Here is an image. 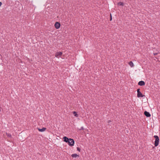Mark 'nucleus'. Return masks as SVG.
Returning <instances> with one entry per match:
<instances>
[{"mask_svg":"<svg viewBox=\"0 0 160 160\" xmlns=\"http://www.w3.org/2000/svg\"><path fill=\"white\" fill-rule=\"evenodd\" d=\"M154 137L155 139V140L154 142V145L155 147H157L159 143V139L158 136L154 135Z\"/></svg>","mask_w":160,"mask_h":160,"instance_id":"obj_1","label":"nucleus"},{"mask_svg":"<svg viewBox=\"0 0 160 160\" xmlns=\"http://www.w3.org/2000/svg\"><path fill=\"white\" fill-rule=\"evenodd\" d=\"M68 143L69 145L72 146L74 145V141L73 139L69 138V140Z\"/></svg>","mask_w":160,"mask_h":160,"instance_id":"obj_2","label":"nucleus"},{"mask_svg":"<svg viewBox=\"0 0 160 160\" xmlns=\"http://www.w3.org/2000/svg\"><path fill=\"white\" fill-rule=\"evenodd\" d=\"M60 23L58 22H56L54 26L55 28L57 29H59L60 27Z\"/></svg>","mask_w":160,"mask_h":160,"instance_id":"obj_3","label":"nucleus"},{"mask_svg":"<svg viewBox=\"0 0 160 160\" xmlns=\"http://www.w3.org/2000/svg\"><path fill=\"white\" fill-rule=\"evenodd\" d=\"M62 55V53L61 52H58L55 54V57L57 58H59Z\"/></svg>","mask_w":160,"mask_h":160,"instance_id":"obj_4","label":"nucleus"},{"mask_svg":"<svg viewBox=\"0 0 160 160\" xmlns=\"http://www.w3.org/2000/svg\"><path fill=\"white\" fill-rule=\"evenodd\" d=\"M63 139L64 142H68L69 139H68L66 137H63Z\"/></svg>","mask_w":160,"mask_h":160,"instance_id":"obj_5","label":"nucleus"},{"mask_svg":"<svg viewBox=\"0 0 160 160\" xmlns=\"http://www.w3.org/2000/svg\"><path fill=\"white\" fill-rule=\"evenodd\" d=\"M46 128H41V129H40V128H38V130L39 132H44L46 130Z\"/></svg>","mask_w":160,"mask_h":160,"instance_id":"obj_6","label":"nucleus"},{"mask_svg":"<svg viewBox=\"0 0 160 160\" xmlns=\"http://www.w3.org/2000/svg\"><path fill=\"white\" fill-rule=\"evenodd\" d=\"M144 113L145 115L147 117H149L151 116V115L150 113L147 111H145Z\"/></svg>","mask_w":160,"mask_h":160,"instance_id":"obj_7","label":"nucleus"},{"mask_svg":"<svg viewBox=\"0 0 160 160\" xmlns=\"http://www.w3.org/2000/svg\"><path fill=\"white\" fill-rule=\"evenodd\" d=\"M145 84V82L143 81H140L138 83V85L140 86H143Z\"/></svg>","mask_w":160,"mask_h":160,"instance_id":"obj_8","label":"nucleus"},{"mask_svg":"<svg viewBox=\"0 0 160 160\" xmlns=\"http://www.w3.org/2000/svg\"><path fill=\"white\" fill-rule=\"evenodd\" d=\"M144 96V95H142V93L141 92L138 93L137 94V97L138 98L143 97Z\"/></svg>","mask_w":160,"mask_h":160,"instance_id":"obj_9","label":"nucleus"},{"mask_svg":"<svg viewBox=\"0 0 160 160\" xmlns=\"http://www.w3.org/2000/svg\"><path fill=\"white\" fill-rule=\"evenodd\" d=\"M128 64L131 67H133L134 66L133 63L132 61L128 63Z\"/></svg>","mask_w":160,"mask_h":160,"instance_id":"obj_10","label":"nucleus"},{"mask_svg":"<svg viewBox=\"0 0 160 160\" xmlns=\"http://www.w3.org/2000/svg\"><path fill=\"white\" fill-rule=\"evenodd\" d=\"M72 113L75 117H78V114L77 113V112H76L73 111L72 112Z\"/></svg>","mask_w":160,"mask_h":160,"instance_id":"obj_11","label":"nucleus"},{"mask_svg":"<svg viewBox=\"0 0 160 160\" xmlns=\"http://www.w3.org/2000/svg\"><path fill=\"white\" fill-rule=\"evenodd\" d=\"M72 156L73 158H76L78 156V155L76 154H73L72 155Z\"/></svg>","mask_w":160,"mask_h":160,"instance_id":"obj_12","label":"nucleus"},{"mask_svg":"<svg viewBox=\"0 0 160 160\" xmlns=\"http://www.w3.org/2000/svg\"><path fill=\"white\" fill-rule=\"evenodd\" d=\"M118 4L119 5H120V6H123L124 5V4L123 3V2H119L118 3Z\"/></svg>","mask_w":160,"mask_h":160,"instance_id":"obj_13","label":"nucleus"},{"mask_svg":"<svg viewBox=\"0 0 160 160\" xmlns=\"http://www.w3.org/2000/svg\"><path fill=\"white\" fill-rule=\"evenodd\" d=\"M6 134L8 137L10 138H11L12 137V135L11 134L7 133H6Z\"/></svg>","mask_w":160,"mask_h":160,"instance_id":"obj_14","label":"nucleus"},{"mask_svg":"<svg viewBox=\"0 0 160 160\" xmlns=\"http://www.w3.org/2000/svg\"><path fill=\"white\" fill-rule=\"evenodd\" d=\"M77 150L79 152L80 151V149L78 147L77 148Z\"/></svg>","mask_w":160,"mask_h":160,"instance_id":"obj_15","label":"nucleus"},{"mask_svg":"<svg viewBox=\"0 0 160 160\" xmlns=\"http://www.w3.org/2000/svg\"><path fill=\"white\" fill-rule=\"evenodd\" d=\"M139 92H140V89H137V92H138V93H139Z\"/></svg>","mask_w":160,"mask_h":160,"instance_id":"obj_16","label":"nucleus"},{"mask_svg":"<svg viewBox=\"0 0 160 160\" xmlns=\"http://www.w3.org/2000/svg\"><path fill=\"white\" fill-rule=\"evenodd\" d=\"M2 3L1 2H0V7L2 5Z\"/></svg>","mask_w":160,"mask_h":160,"instance_id":"obj_17","label":"nucleus"},{"mask_svg":"<svg viewBox=\"0 0 160 160\" xmlns=\"http://www.w3.org/2000/svg\"><path fill=\"white\" fill-rule=\"evenodd\" d=\"M157 54V53H154V55H156Z\"/></svg>","mask_w":160,"mask_h":160,"instance_id":"obj_18","label":"nucleus"},{"mask_svg":"<svg viewBox=\"0 0 160 160\" xmlns=\"http://www.w3.org/2000/svg\"><path fill=\"white\" fill-rule=\"evenodd\" d=\"M112 17H111V18H110V21L112 20Z\"/></svg>","mask_w":160,"mask_h":160,"instance_id":"obj_19","label":"nucleus"}]
</instances>
